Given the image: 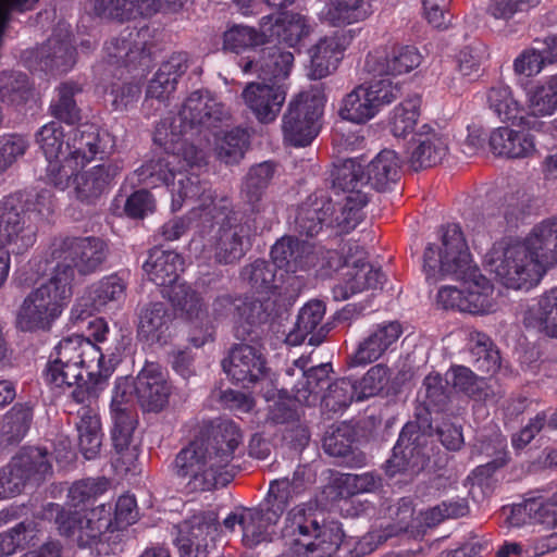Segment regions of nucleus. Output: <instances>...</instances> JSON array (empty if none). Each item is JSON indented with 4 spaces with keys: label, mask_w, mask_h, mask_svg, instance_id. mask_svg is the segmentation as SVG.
<instances>
[{
    "label": "nucleus",
    "mask_w": 557,
    "mask_h": 557,
    "mask_svg": "<svg viewBox=\"0 0 557 557\" xmlns=\"http://www.w3.org/2000/svg\"><path fill=\"white\" fill-rule=\"evenodd\" d=\"M222 114L223 110L209 94L191 92L170 124L163 121L157 126L153 140L161 150L135 173L140 184L150 187L170 186V181L180 176L170 188L173 211L181 210L184 203L211 201L212 193L199 181L198 175L190 172L186 176L183 171H193L206 164L203 150L189 146V139L201 134L196 122L210 124L211 119L219 120Z\"/></svg>",
    "instance_id": "nucleus-1"
},
{
    "label": "nucleus",
    "mask_w": 557,
    "mask_h": 557,
    "mask_svg": "<svg viewBox=\"0 0 557 557\" xmlns=\"http://www.w3.org/2000/svg\"><path fill=\"white\" fill-rule=\"evenodd\" d=\"M119 361L114 354L106 361L103 352L90 339L71 335L54 347L45 370L46 382L54 388L64 389L76 384L72 398L84 405L77 411L78 447L88 460L98 456L102 443L101 422L95 404Z\"/></svg>",
    "instance_id": "nucleus-2"
},
{
    "label": "nucleus",
    "mask_w": 557,
    "mask_h": 557,
    "mask_svg": "<svg viewBox=\"0 0 557 557\" xmlns=\"http://www.w3.org/2000/svg\"><path fill=\"white\" fill-rule=\"evenodd\" d=\"M557 265V216L535 224L523 237H507L493 244L484 267L506 288L529 290L547 270Z\"/></svg>",
    "instance_id": "nucleus-3"
},
{
    "label": "nucleus",
    "mask_w": 557,
    "mask_h": 557,
    "mask_svg": "<svg viewBox=\"0 0 557 557\" xmlns=\"http://www.w3.org/2000/svg\"><path fill=\"white\" fill-rule=\"evenodd\" d=\"M273 263L257 260L243 272L258 295L255 300H245L236 305L242 319L248 323L265 322L269 318L277 317L293 305V294L284 284H278L275 268L285 269L286 273L309 269L315 265L317 255L311 247L299 239L283 237L271 249Z\"/></svg>",
    "instance_id": "nucleus-4"
},
{
    "label": "nucleus",
    "mask_w": 557,
    "mask_h": 557,
    "mask_svg": "<svg viewBox=\"0 0 557 557\" xmlns=\"http://www.w3.org/2000/svg\"><path fill=\"white\" fill-rule=\"evenodd\" d=\"M423 271L428 281L449 276L463 287V312L488 314L496 309L494 286L472 259L468 244L458 224L442 230L441 246L429 245L423 255Z\"/></svg>",
    "instance_id": "nucleus-5"
},
{
    "label": "nucleus",
    "mask_w": 557,
    "mask_h": 557,
    "mask_svg": "<svg viewBox=\"0 0 557 557\" xmlns=\"http://www.w3.org/2000/svg\"><path fill=\"white\" fill-rule=\"evenodd\" d=\"M332 177L334 188L348 193L345 202L336 211L327 198H309L299 208L295 221L300 235L312 237L320 233L323 225L338 233H348L362 221L368 197L358 188L367 184L364 166L357 159H346L334 166Z\"/></svg>",
    "instance_id": "nucleus-6"
},
{
    "label": "nucleus",
    "mask_w": 557,
    "mask_h": 557,
    "mask_svg": "<svg viewBox=\"0 0 557 557\" xmlns=\"http://www.w3.org/2000/svg\"><path fill=\"white\" fill-rule=\"evenodd\" d=\"M63 137V128L58 122L45 124L36 134V141L48 162L47 177L60 190L70 186V178L79 169L97 156L102 158L111 153L115 145L109 133H100L94 125L75 129L66 141Z\"/></svg>",
    "instance_id": "nucleus-7"
},
{
    "label": "nucleus",
    "mask_w": 557,
    "mask_h": 557,
    "mask_svg": "<svg viewBox=\"0 0 557 557\" xmlns=\"http://www.w3.org/2000/svg\"><path fill=\"white\" fill-rule=\"evenodd\" d=\"M242 432L230 420L216 422L207 438H198L184 447L175 458L176 474L187 480L193 490H210L224 485L232 476L228 470Z\"/></svg>",
    "instance_id": "nucleus-8"
},
{
    "label": "nucleus",
    "mask_w": 557,
    "mask_h": 557,
    "mask_svg": "<svg viewBox=\"0 0 557 557\" xmlns=\"http://www.w3.org/2000/svg\"><path fill=\"white\" fill-rule=\"evenodd\" d=\"M144 269L150 281L164 288L163 296L186 319L189 342L201 347L212 341V320L203 310L201 299L188 285L180 281V273L184 269L183 258L175 251L156 248L150 251Z\"/></svg>",
    "instance_id": "nucleus-9"
},
{
    "label": "nucleus",
    "mask_w": 557,
    "mask_h": 557,
    "mask_svg": "<svg viewBox=\"0 0 557 557\" xmlns=\"http://www.w3.org/2000/svg\"><path fill=\"white\" fill-rule=\"evenodd\" d=\"M338 522L324 520L323 513L310 504L287 511L282 528L286 546L283 557H332L343 541Z\"/></svg>",
    "instance_id": "nucleus-10"
},
{
    "label": "nucleus",
    "mask_w": 557,
    "mask_h": 557,
    "mask_svg": "<svg viewBox=\"0 0 557 557\" xmlns=\"http://www.w3.org/2000/svg\"><path fill=\"white\" fill-rule=\"evenodd\" d=\"M294 63V54L277 48L263 50L260 61L240 64L244 73L258 72L262 83H250L243 90V99L260 123L276 120L285 102L287 88L281 84L287 78Z\"/></svg>",
    "instance_id": "nucleus-11"
},
{
    "label": "nucleus",
    "mask_w": 557,
    "mask_h": 557,
    "mask_svg": "<svg viewBox=\"0 0 557 557\" xmlns=\"http://www.w3.org/2000/svg\"><path fill=\"white\" fill-rule=\"evenodd\" d=\"M72 283L73 271L69 265L54 269L50 280L24 299L17 311L16 326L25 332L49 330L73 295Z\"/></svg>",
    "instance_id": "nucleus-12"
},
{
    "label": "nucleus",
    "mask_w": 557,
    "mask_h": 557,
    "mask_svg": "<svg viewBox=\"0 0 557 557\" xmlns=\"http://www.w3.org/2000/svg\"><path fill=\"white\" fill-rule=\"evenodd\" d=\"M231 213L230 200L221 198L215 201L211 194V201L193 206L188 215L189 222H195L197 226H213L214 221L221 224L215 255L219 262L223 263L238 261L250 245V226L247 223L235 224L236 218Z\"/></svg>",
    "instance_id": "nucleus-13"
},
{
    "label": "nucleus",
    "mask_w": 557,
    "mask_h": 557,
    "mask_svg": "<svg viewBox=\"0 0 557 557\" xmlns=\"http://www.w3.org/2000/svg\"><path fill=\"white\" fill-rule=\"evenodd\" d=\"M135 398L134 381L119 377L113 388L110 412L113 421L112 441L116 451L113 465L124 472L134 470L138 458L137 447L131 445L136 426L133 411Z\"/></svg>",
    "instance_id": "nucleus-14"
},
{
    "label": "nucleus",
    "mask_w": 557,
    "mask_h": 557,
    "mask_svg": "<svg viewBox=\"0 0 557 557\" xmlns=\"http://www.w3.org/2000/svg\"><path fill=\"white\" fill-rule=\"evenodd\" d=\"M399 92V86L389 78L360 84L342 98L338 115L342 120L352 124H366L374 119L385 106L395 101Z\"/></svg>",
    "instance_id": "nucleus-15"
},
{
    "label": "nucleus",
    "mask_w": 557,
    "mask_h": 557,
    "mask_svg": "<svg viewBox=\"0 0 557 557\" xmlns=\"http://www.w3.org/2000/svg\"><path fill=\"white\" fill-rule=\"evenodd\" d=\"M345 259L337 251H327V268L342 271V282L333 288L336 300H346L350 296L367 289L381 287L384 274L380 269L366 261V252L358 245L349 246Z\"/></svg>",
    "instance_id": "nucleus-16"
},
{
    "label": "nucleus",
    "mask_w": 557,
    "mask_h": 557,
    "mask_svg": "<svg viewBox=\"0 0 557 557\" xmlns=\"http://www.w3.org/2000/svg\"><path fill=\"white\" fill-rule=\"evenodd\" d=\"M325 98L319 90L300 92L290 101L283 116L284 139L295 147H305L317 137Z\"/></svg>",
    "instance_id": "nucleus-17"
},
{
    "label": "nucleus",
    "mask_w": 557,
    "mask_h": 557,
    "mask_svg": "<svg viewBox=\"0 0 557 557\" xmlns=\"http://www.w3.org/2000/svg\"><path fill=\"white\" fill-rule=\"evenodd\" d=\"M36 243V232L25 225L18 201L5 197L0 201V288L4 285L10 268L11 255H21Z\"/></svg>",
    "instance_id": "nucleus-18"
},
{
    "label": "nucleus",
    "mask_w": 557,
    "mask_h": 557,
    "mask_svg": "<svg viewBox=\"0 0 557 557\" xmlns=\"http://www.w3.org/2000/svg\"><path fill=\"white\" fill-rule=\"evenodd\" d=\"M108 256V246L99 237L57 238L51 245V257L62 268L83 274H90L101 269Z\"/></svg>",
    "instance_id": "nucleus-19"
},
{
    "label": "nucleus",
    "mask_w": 557,
    "mask_h": 557,
    "mask_svg": "<svg viewBox=\"0 0 557 557\" xmlns=\"http://www.w3.org/2000/svg\"><path fill=\"white\" fill-rule=\"evenodd\" d=\"M51 512H55V523L61 534L76 535L81 547L97 545L101 536L112 527V507L101 504L82 517L79 512H65L59 505H50Z\"/></svg>",
    "instance_id": "nucleus-20"
},
{
    "label": "nucleus",
    "mask_w": 557,
    "mask_h": 557,
    "mask_svg": "<svg viewBox=\"0 0 557 557\" xmlns=\"http://www.w3.org/2000/svg\"><path fill=\"white\" fill-rule=\"evenodd\" d=\"M51 469L46 450L38 447L24 449L7 467L0 469V499L18 494L26 481H39Z\"/></svg>",
    "instance_id": "nucleus-21"
},
{
    "label": "nucleus",
    "mask_w": 557,
    "mask_h": 557,
    "mask_svg": "<svg viewBox=\"0 0 557 557\" xmlns=\"http://www.w3.org/2000/svg\"><path fill=\"white\" fill-rule=\"evenodd\" d=\"M72 41L69 25L61 23L45 45L25 57V62L30 70L66 73L76 62Z\"/></svg>",
    "instance_id": "nucleus-22"
},
{
    "label": "nucleus",
    "mask_w": 557,
    "mask_h": 557,
    "mask_svg": "<svg viewBox=\"0 0 557 557\" xmlns=\"http://www.w3.org/2000/svg\"><path fill=\"white\" fill-rule=\"evenodd\" d=\"M200 92L209 94L211 99L221 107L223 114L219 120L211 119L210 124H199L196 122V126L201 129V134L195 135L193 139H189V146L193 145L195 149H202L207 156L206 148L210 143L209 136L212 135L215 139L214 150L216 152V157L226 164L238 163L243 159L245 150L249 144L248 133L242 128H234L225 133L222 137H219L216 133H213L211 128L216 127V124L227 116V112L225 111L224 106L220 103L209 91Z\"/></svg>",
    "instance_id": "nucleus-23"
},
{
    "label": "nucleus",
    "mask_w": 557,
    "mask_h": 557,
    "mask_svg": "<svg viewBox=\"0 0 557 557\" xmlns=\"http://www.w3.org/2000/svg\"><path fill=\"white\" fill-rule=\"evenodd\" d=\"M134 389L143 410L159 412L168 406L173 385L165 369L156 362H146L134 380Z\"/></svg>",
    "instance_id": "nucleus-24"
},
{
    "label": "nucleus",
    "mask_w": 557,
    "mask_h": 557,
    "mask_svg": "<svg viewBox=\"0 0 557 557\" xmlns=\"http://www.w3.org/2000/svg\"><path fill=\"white\" fill-rule=\"evenodd\" d=\"M423 57L412 46L379 47L368 52L363 70L373 76L401 75L417 69Z\"/></svg>",
    "instance_id": "nucleus-25"
},
{
    "label": "nucleus",
    "mask_w": 557,
    "mask_h": 557,
    "mask_svg": "<svg viewBox=\"0 0 557 557\" xmlns=\"http://www.w3.org/2000/svg\"><path fill=\"white\" fill-rule=\"evenodd\" d=\"M79 169L71 178L74 187V196L85 203H92L103 194L108 193L115 183L116 177L123 170V163L113 160L90 168L81 173Z\"/></svg>",
    "instance_id": "nucleus-26"
},
{
    "label": "nucleus",
    "mask_w": 557,
    "mask_h": 557,
    "mask_svg": "<svg viewBox=\"0 0 557 557\" xmlns=\"http://www.w3.org/2000/svg\"><path fill=\"white\" fill-rule=\"evenodd\" d=\"M356 36L352 29H341L321 38L309 50L310 77L320 79L336 70L344 52Z\"/></svg>",
    "instance_id": "nucleus-27"
},
{
    "label": "nucleus",
    "mask_w": 557,
    "mask_h": 557,
    "mask_svg": "<svg viewBox=\"0 0 557 557\" xmlns=\"http://www.w3.org/2000/svg\"><path fill=\"white\" fill-rule=\"evenodd\" d=\"M126 284L117 275H109L94 284L86 296L78 298L71 310V320L84 321L95 311H101L110 304L120 302L125 295Z\"/></svg>",
    "instance_id": "nucleus-28"
},
{
    "label": "nucleus",
    "mask_w": 557,
    "mask_h": 557,
    "mask_svg": "<svg viewBox=\"0 0 557 557\" xmlns=\"http://www.w3.org/2000/svg\"><path fill=\"white\" fill-rule=\"evenodd\" d=\"M219 523L213 515L196 516L180 525L176 545L181 557H207L208 548L218 534Z\"/></svg>",
    "instance_id": "nucleus-29"
},
{
    "label": "nucleus",
    "mask_w": 557,
    "mask_h": 557,
    "mask_svg": "<svg viewBox=\"0 0 557 557\" xmlns=\"http://www.w3.org/2000/svg\"><path fill=\"white\" fill-rule=\"evenodd\" d=\"M226 374L237 384L249 387L267 375L262 352L250 345L235 346L223 362Z\"/></svg>",
    "instance_id": "nucleus-30"
},
{
    "label": "nucleus",
    "mask_w": 557,
    "mask_h": 557,
    "mask_svg": "<svg viewBox=\"0 0 557 557\" xmlns=\"http://www.w3.org/2000/svg\"><path fill=\"white\" fill-rule=\"evenodd\" d=\"M183 0H92L94 11L100 17L131 20L150 16L160 11H176Z\"/></svg>",
    "instance_id": "nucleus-31"
},
{
    "label": "nucleus",
    "mask_w": 557,
    "mask_h": 557,
    "mask_svg": "<svg viewBox=\"0 0 557 557\" xmlns=\"http://www.w3.org/2000/svg\"><path fill=\"white\" fill-rule=\"evenodd\" d=\"M174 315L163 302L144 306L138 313V337L148 344L164 346L175 335Z\"/></svg>",
    "instance_id": "nucleus-32"
},
{
    "label": "nucleus",
    "mask_w": 557,
    "mask_h": 557,
    "mask_svg": "<svg viewBox=\"0 0 557 557\" xmlns=\"http://www.w3.org/2000/svg\"><path fill=\"white\" fill-rule=\"evenodd\" d=\"M283 511V506L274 502L267 508L242 509L243 544L247 547H255L271 541Z\"/></svg>",
    "instance_id": "nucleus-33"
},
{
    "label": "nucleus",
    "mask_w": 557,
    "mask_h": 557,
    "mask_svg": "<svg viewBox=\"0 0 557 557\" xmlns=\"http://www.w3.org/2000/svg\"><path fill=\"white\" fill-rule=\"evenodd\" d=\"M418 426L416 423H407L393 448L392 457L386 461V473L394 476L400 472L416 473L424 468L425 458L418 450Z\"/></svg>",
    "instance_id": "nucleus-34"
},
{
    "label": "nucleus",
    "mask_w": 557,
    "mask_h": 557,
    "mask_svg": "<svg viewBox=\"0 0 557 557\" xmlns=\"http://www.w3.org/2000/svg\"><path fill=\"white\" fill-rule=\"evenodd\" d=\"M448 152V137L428 124L420 127L413 137L409 162L416 171L434 166L442 162Z\"/></svg>",
    "instance_id": "nucleus-35"
},
{
    "label": "nucleus",
    "mask_w": 557,
    "mask_h": 557,
    "mask_svg": "<svg viewBox=\"0 0 557 557\" xmlns=\"http://www.w3.org/2000/svg\"><path fill=\"white\" fill-rule=\"evenodd\" d=\"M401 334V325L396 321L377 324L360 342L354 355L352 363L361 366L376 361L395 347Z\"/></svg>",
    "instance_id": "nucleus-36"
},
{
    "label": "nucleus",
    "mask_w": 557,
    "mask_h": 557,
    "mask_svg": "<svg viewBox=\"0 0 557 557\" xmlns=\"http://www.w3.org/2000/svg\"><path fill=\"white\" fill-rule=\"evenodd\" d=\"M490 147L495 156L508 159H524L534 154V136L527 129L499 126L490 135Z\"/></svg>",
    "instance_id": "nucleus-37"
},
{
    "label": "nucleus",
    "mask_w": 557,
    "mask_h": 557,
    "mask_svg": "<svg viewBox=\"0 0 557 557\" xmlns=\"http://www.w3.org/2000/svg\"><path fill=\"white\" fill-rule=\"evenodd\" d=\"M325 314V306L320 300L306 304L299 311L295 329L286 336L288 345H299L307 337L310 345L317 346L325 337L326 330L321 322Z\"/></svg>",
    "instance_id": "nucleus-38"
},
{
    "label": "nucleus",
    "mask_w": 557,
    "mask_h": 557,
    "mask_svg": "<svg viewBox=\"0 0 557 557\" xmlns=\"http://www.w3.org/2000/svg\"><path fill=\"white\" fill-rule=\"evenodd\" d=\"M146 30L126 27L119 37L111 38L104 46L110 62L128 65L141 59L145 52Z\"/></svg>",
    "instance_id": "nucleus-39"
},
{
    "label": "nucleus",
    "mask_w": 557,
    "mask_h": 557,
    "mask_svg": "<svg viewBox=\"0 0 557 557\" xmlns=\"http://www.w3.org/2000/svg\"><path fill=\"white\" fill-rule=\"evenodd\" d=\"M364 169L367 184L376 190H386L399 178L400 159L394 150L383 149Z\"/></svg>",
    "instance_id": "nucleus-40"
},
{
    "label": "nucleus",
    "mask_w": 557,
    "mask_h": 557,
    "mask_svg": "<svg viewBox=\"0 0 557 557\" xmlns=\"http://www.w3.org/2000/svg\"><path fill=\"white\" fill-rule=\"evenodd\" d=\"M372 14L366 0H329L321 18L332 26L341 27L364 21Z\"/></svg>",
    "instance_id": "nucleus-41"
},
{
    "label": "nucleus",
    "mask_w": 557,
    "mask_h": 557,
    "mask_svg": "<svg viewBox=\"0 0 557 557\" xmlns=\"http://www.w3.org/2000/svg\"><path fill=\"white\" fill-rule=\"evenodd\" d=\"M523 321L527 326L540 327L546 335L557 338V287L529 306Z\"/></svg>",
    "instance_id": "nucleus-42"
},
{
    "label": "nucleus",
    "mask_w": 557,
    "mask_h": 557,
    "mask_svg": "<svg viewBox=\"0 0 557 557\" xmlns=\"http://www.w3.org/2000/svg\"><path fill=\"white\" fill-rule=\"evenodd\" d=\"M267 30L268 37H276L289 47H297L312 33L313 26L307 16L285 12Z\"/></svg>",
    "instance_id": "nucleus-43"
},
{
    "label": "nucleus",
    "mask_w": 557,
    "mask_h": 557,
    "mask_svg": "<svg viewBox=\"0 0 557 557\" xmlns=\"http://www.w3.org/2000/svg\"><path fill=\"white\" fill-rule=\"evenodd\" d=\"M309 362L310 357L308 356H301L294 361V366L301 371L306 380L305 383H298L295 386L294 398L300 405L311 406L320 399L317 387L321 382L326 380L331 366L330 363H321L306 370Z\"/></svg>",
    "instance_id": "nucleus-44"
},
{
    "label": "nucleus",
    "mask_w": 557,
    "mask_h": 557,
    "mask_svg": "<svg viewBox=\"0 0 557 557\" xmlns=\"http://www.w3.org/2000/svg\"><path fill=\"white\" fill-rule=\"evenodd\" d=\"M525 108L536 117L549 116L557 111V74L525 90Z\"/></svg>",
    "instance_id": "nucleus-45"
},
{
    "label": "nucleus",
    "mask_w": 557,
    "mask_h": 557,
    "mask_svg": "<svg viewBox=\"0 0 557 557\" xmlns=\"http://www.w3.org/2000/svg\"><path fill=\"white\" fill-rule=\"evenodd\" d=\"M486 103L502 122L516 120L522 111V106L515 98L511 88L504 84L492 86L486 91Z\"/></svg>",
    "instance_id": "nucleus-46"
},
{
    "label": "nucleus",
    "mask_w": 557,
    "mask_h": 557,
    "mask_svg": "<svg viewBox=\"0 0 557 557\" xmlns=\"http://www.w3.org/2000/svg\"><path fill=\"white\" fill-rule=\"evenodd\" d=\"M421 99L412 97L396 106L389 117V131L395 137L405 138L411 134L419 121Z\"/></svg>",
    "instance_id": "nucleus-47"
},
{
    "label": "nucleus",
    "mask_w": 557,
    "mask_h": 557,
    "mask_svg": "<svg viewBox=\"0 0 557 557\" xmlns=\"http://www.w3.org/2000/svg\"><path fill=\"white\" fill-rule=\"evenodd\" d=\"M522 512L529 513L537 522L557 524V490L552 494L528 498L523 505L512 509V518Z\"/></svg>",
    "instance_id": "nucleus-48"
},
{
    "label": "nucleus",
    "mask_w": 557,
    "mask_h": 557,
    "mask_svg": "<svg viewBox=\"0 0 557 557\" xmlns=\"http://www.w3.org/2000/svg\"><path fill=\"white\" fill-rule=\"evenodd\" d=\"M74 83L61 84L57 95L50 103L51 114L66 124H75L81 120L79 109L76 106L74 96L79 91Z\"/></svg>",
    "instance_id": "nucleus-49"
},
{
    "label": "nucleus",
    "mask_w": 557,
    "mask_h": 557,
    "mask_svg": "<svg viewBox=\"0 0 557 557\" xmlns=\"http://www.w3.org/2000/svg\"><path fill=\"white\" fill-rule=\"evenodd\" d=\"M33 97L28 77L24 73H3L0 77V100L8 104L21 106Z\"/></svg>",
    "instance_id": "nucleus-50"
},
{
    "label": "nucleus",
    "mask_w": 557,
    "mask_h": 557,
    "mask_svg": "<svg viewBox=\"0 0 557 557\" xmlns=\"http://www.w3.org/2000/svg\"><path fill=\"white\" fill-rule=\"evenodd\" d=\"M271 17H262V33L256 32L248 26H234L224 34V48L234 52H239L250 47L262 45L268 37L267 25L270 23Z\"/></svg>",
    "instance_id": "nucleus-51"
},
{
    "label": "nucleus",
    "mask_w": 557,
    "mask_h": 557,
    "mask_svg": "<svg viewBox=\"0 0 557 557\" xmlns=\"http://www.w3.org/2000/svg\"><path fill=\"white\" fill-rule=\"evenodd\" d=\"M32 410L25 406H14L2 418L0 437L2 442L12 444L20 442L27 433L32 421Z\"/></svg>",
    "instance_id": "nucleus-52"
},
{
    "label": "nucleus",
    "mask_w": 557,
    "mask_h": 557,
    "mask_svg": "<svg viewBox=\"0 0 557 557\" xmlns=\"http://www.w3.org/2000/svg\"><path fill=\"white\" fill-rule=\"evenodd\" d=\"M504 457L497 458L491 462L476 467L475 470L469 475V494L476 502L483 500L490 496L496 484L494 472L505 465Z\"/></svg>",
    "instance_id": "nucleus-53"
},
{
    "label": "nucleus",
    "mask_w": 557,
    "mask_h": 557,
    "mask_svg": "<svg viewBox=\"0 0 557 557\" xmlns=\"http://www.w3.org/2000/svg\"><path fill=\"white\" fill-rule=\"evenodd\" d=\"M311 482L309 470L306 467H299L294 472L293 479H281L271 482L269 496L275 504H281L283 509L289 498L299 495Z\"/></svg>",
    "instance_id": "nucleus-54"
},
{
    "label": "nucleus",
    "mask_w": 557,
    "mask_h": 557,
    "mask_svg": "<svg viewBox=\"0 0 557 557\" xmlns=\"http://www.w3.org/2000/svg\"><path fill=\"white\" fill-rule=\"evenodd\" d=\"M485 58V48L481 44L460 49L454 59L455 71L462 82H473L480 76L481 65Z\"/></svg>",
    "instance_id": "nucleus-55"
},
{
    "label": "nucleus",
    "mask_w": 557,
    "mask_h": 557,
    "mask_svg": "<svg viewBox=\"0 0 557 557\" xmlns=\"http://www.w3.org/2000/svg\"><path fill=\"white\" fill-rule=\"evenodd\" d=\"M37 537L36 524L33 521H24L0 533V557L13 555L18 548L34 544Z\"/></svg>",
    "instance_id": "nucleus-56"
},
{
    "label": "nucleus",
    "mask_w": 557,
    "mask_h": 557,
    "mask_svg": "<svg viewBox=\"0 0 557 557\" xmlns=\"http://www.w3.org/2000/svg\"><path fill=\"white\" fill-rule=\"evenodd\" d=\"M445 511L446 508L442 507L441 504L429 508L425 511H421L418 517L419 523L416 524L412 522L413 509L410 502L403 500L397 511V518L400 524L399 529L407 531L410 528H418L422 525L429 528L434 527L442 522L444 519H447Z\"/></svg>",
    "instance_id": "nucleus-57"
},
{
    "label": "nucleus",
    "mask_w": 557,
    "mask_h": 557,
    "mask_svg": "<svg viewBox=\"0 0 557 557\" xmlns=\"http://www.w3.org/2000/svg\"><path fill=\"white\" fill-rule=\"evenodd\" d=\"M109 486L106 479H86L75 482L69 490V504L73 508L85 506L102 495Z\"/></svg>",
    "instance_id": "nucleus-58"
},
{
    "label": "nucleus",
    "mask_w": 557,
    "mask_h": 557,
    "mask_svg": "<svg viewBox=\"0 0 557 557\" xmlns=\"http://www.w3.org/2000/svg\"><path fill=\"white\" fill-rule=\"evenodd\" d=\"M188 67V55L185 52H177L172 54L165 62L162 63L154 77L151 79V94L156 92V88L160 87L159 84L163 83L165 89L172 88V81L177 83Z\"/></svg>",
    "instance_id": "nucleus-59"
},
{
    "label": "nucleus",
    "mask_w": 557,
    "mask_h": 557,
    "mask_svg": "<svg viewBox=\"0 0 557 557\" xmlns=\"http://www.w3.org/2000/svg\"><path fill=\"white\" fill-rule=\"evenodd\" d=\"M273 174L274 165L271 162H262L250 169L243 187L249 202L255 203L260 199Z\"/></svg>",
    "instance_id": "nucleus-60"
},
{
    "label": "nucleus",
    "mask_w": 557,
    "mask_h": 557,
    "mask_svg": "<svg viewBox=\"0 0 557 557\" xmlns=\"http://www.w3.org/2000/svg\"><path fill=\"white\" fill-rule=\"evenodd\" d=\"M352 400H357V385L349 379H341L334 382L323 397L325 407L333 411L347 408Z\"/></svg>",
    "instance_id": "nucleus-61"
},
{
    "label": "nucleus",
    "mask_w": 557,
    "mask_h": 557,
    "mask_svg": "<svg viewBox=\"0 0 557 557\" xmlns=\"http://www.w3.org/2000/svg\"><path fill=\"white\" fill-rule=\"evenodd\" d=\"M388 382V369L382 364L371 367L363 377L355 382L357 401L377 395Z\"/></svg>",
    "instance_id": "nucleus-62"
},
{
    "label": "nucleus",
    "mask_w": 557,
    "mask_h": 557,
    "mask_svg": "<svg viewBox=\"0 0 557 557\" xmlns=\"http://www.w3.org/2000/svg\"><path fill=\"white\" fill-rule=\"evenodd\" d=\"M28 148V141L18 135L0 137V173L8 170Z\"/></svg>",
    "instance_id": "nucleus-63"
},
{
    "label": "nucleus",
    "mask_w": 557,
    "mask_h": 557,
    "mask_svg": "<svg viewBox=\"0 0 557 557\" xmlns=\"http://www.w3.org/2000/svg\"><path fill=\"white\" fill-rule=\"evenodd\" d=\"M475 357L474 366L478 371L485 374H494L500 367L499 351L493 347L488 338L484 337L473 349Z\"/></svg>",
    "instance_id": "nucleus-64"
}]
</instances>
